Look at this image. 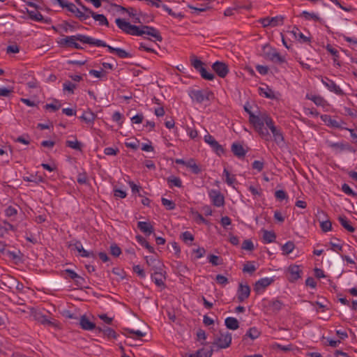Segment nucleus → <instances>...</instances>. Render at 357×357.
Returning <instances> with one entry per match:
<instances>
[{
	"instance_id": "f257e3e1",
	"label": "nucleus",
	"mask_w": 357,
	"mask_h": 357,
	"mask_svg": "<svg viewBox=\"0 0 357 357\" xmlns=\"http://www.w3.org/2000/svg\"><path fill=\"white\" fill-rule=\"evenodd\" d=\"M117 26L124 33L131 36H142L146 34L155 38V41L161 42L162 37L160 31L153 26L147 25L136 26L126 22L124 19L117 18L115 20Z\"/></svg>"
},
{
	"instance_id": "f03ea898",
	"label": "nucleus",
	"mask_w": 357,
	"mask_h": 357,
	"mask_svg": "<svg viewBox=\"0 0 357 357\" xmlns=\"http://www.w3.org/2000/svg\"><path fill=\"white\" fill-rule=\"evenodd\" d=\"M265 116L266 112L260 113L259 115H255L252 112H249V121L252 124L255 130L262 139L269 141L271 135L267 129L264 127Z\"/></svg>"
},
{
	"instance_id": "7ed1b4c3",
	"label": "nucleus",
	"mask_w": 357,
	"mask_h": 357,
	"mask_svg": "<svg viewBox=\"0 0 357 357\" xmlns=\"http://www.w3.org/2000/svg\"><path fill=\"white\" fill-rule=\"evenodd\" d=\"M76 41H79L83 43L91 45L94 43L92 42V38L86 35L77 34L75 36H66L62 38L59 42V45L62 47H73L77 50H82L83 47Z\"/></svg>"
},
{
	"instance_id": "20e7f679",
	"label": "nucleus",
	"mask_w": 357,
	"mask_h": 357,
	"mask_svg": "<svg viewBox=\"0 0 357 357\" xmlns=\"http://www.w3.org/2000/svg\"><path fill=\"white\" fill-rule=\"evenodd\" d=\"M263 56L264 59L270 60L275 63L282 64L286 62L284 56H281L275 49L267 44L263 46Z\"/></svg>"
},
{
	"instance_id": "39448f33",
	"label": "nucleus",
	"mask_w": 357,
	"mask_h": 357,
	"mask_svg": "<svg viewBox=\"0 0 357 357\" xmlns=\"http://www.w3.org/2000/svg\"><path fill=\"white\" fill-rule=\"evenodd\" d=\"M190 62L193 68L200 73L203 79L206 80H213L215 78L214 74L208 72L204 66L205 65L204 63L197 59L196 56H190Z\"/></svg>"
},
{
	"instance_id": "423d86ee",
	"label": "nucleus",
	"mask_w": 357,
	"mask_h": 357,
	"mask_svg": "<svg viewBox=\"0 0 357 357\" xmlns=\"http://www.w3.org/2000/svg\"><path fill=\"white\" fill-rule=\"evenodd\" d=\"M192 100L198 103H202L204 100H208L214 98V94L209 90H195L190 93Z\"/></svg>"
},
{
	"instance_id": "0eeeda50",
	"label": "nucleus",
	"mask_w": 357,
	"mask_h": 357,
	"mask_svg": "<svg viewBox=\"0 0 357 357\" xmlns=\"http://www.w3.org/2000/svg\"><path fill=\"white\" fill-rule=\"evenodd\" d=\"M231 334L229 332H220V335L214 339L213 345L217 346L219 349H226L229 347L231 343Z\"/></svg>"
},
{
	"instance_id": "6e6552de",
	"label": "nucleus",
	"mask_w": 357,
	"mask_h": 357,
	"mask_svg": "<svg viewBox=\"0 0 357 357\" xmlns=\"http://www.w3.org/2000/svg\"><path fill=\"white\" fill-rule=\"evenodd\" d=\"M62 8H66L68 11L75 14V17L81 21L89 17V15L82 12L73 3L66 1L64 4H62Z\"/></svg>"
},
{
	"instance_id": "1a4fd4ad",
	"label": "nucleus",
	"mask_w": 357,
	"mask_h": 357,
	"mask_svg": "<svg viewBox=\"0 0 357 357\" xmlns=\"http://www.w3.org/2000/svg\"><path fill=\"white\" fill-rule=\"evenodd\" d=\"M204 141L211 146L213 151L218 155H220L225 153V149L222 146L220 145L212 135L209 134L206 135L204 136Z\"/></svg>"
},
{
	"instance_id": "9d476101",
	"label": "nucleus",
	"mask_w": 357,
	"mask_h": 357,
	"mask_svg": "<svg viewBox=\"0 0 357 357\" xmlns=\"http://www.w3.org/2000/svg\"><path fill=\"white\" fill-rule=\"evenodd\" d=\"M208 195L215 206L220 207L225 204V197L220 191L211 190Z\"/></svg>"
},
{
	"instance_id": "9b49d317",
	"label": "nucleus",
	"mask_w": 357,
	"mask_h": 357,
	"mask_svg": "<svg viewBox=\"0 0 357 357\" xmlns=\"http://www.w3.org/2000/svg\"><path fill=\"white\" fill-rule=\"evenodd\" d=\"M284 307V303L279 299L268 301L267 304L264 305L267 311L273 314H278Z\"/></svg>"
},
{
	"instance_id": "f8f14e48",
	"label": "nucleus",
	"mask_w": 357,
	"mask_h": 357,
	"mask_svg": "<svg viewBox=\"0 0 357 357\" xmlns=\"http://www.w3.org/2000/svg\"><path fill=\"white\" fill-rule=\"evenodd\" d=\"M250 295V287L248 284L240 283L237 289V298L238 302L242 303Z\"/></svg>"
},
{
	"instance_id": "ddd939ff",
	"label": "nucleus",
	"mask_w": 357,
	"mask_h": 357,
	"mask_svg": "<svg viewBox=\"0 0 357 357\" xmlns=\"http://www.w3.org/2000/svg\"><path fill=\"white\" fill-rule=\"evenodd\" d=\"M213 70L220 77L224 78L229 73L228 66L221 61H215L212 66Z\"/></svg>"
},
{
	"instance_id": "4468645a",
	"label": "nucleus",
	"mask_w": 357,
	"mask_h": 357,
	"mask_svg": "<svg viewBox=\"0 0 357 357\" xmlns=\"http://www.w3.org/2000/svg\"><path fill=\"white\" fill-rule=\"evenodd\" d=\"M274 282L273 278H264L257 280L254 284V290L257 293L263 291L267 287Z\"/></svg>"
},
{
	"instance_id": "2eb2a0df",
	"label": "nucleus",
	"mask_w": 357,
	"mask_h": 357,
	"mask_svg": "<svg viewBox=\"0 0 357 357\" xmlns=\"http://www.w3.org/2000/svg\"><path fill=\"white\" fill-rule=\"evenodd\" d=\"M322 83L332 92H334L337 95L343 96L344 93L333 80L325 77L322 79Z\"/></svg>"
},
{
	"instance_id": "dca6fc26",
	"label": "nucleus",
	"mask_w": 357,
	"mask_h": 357,
	"mask_svg": "<svg viewBox=\"0 0 357 357\" xmlns=\"http://www.w3.org/2000/svg\"><path fill=\"white\" fill-rule=\"evenodd\" d=\"M289 277L288 280L290 282H294L301 278L302 271L298 265H290L288 268Z\"/></svg>"
},
{
	"instance_id": "f3484780",
	"label": "nucleus",
	"mask_w": 357,
	"mask_h": 357,
	"mask_svg": "<svg viewBox=\"0 0 357 357\" xmlns=\"http://www.w3.org/2000/svg\"><path fill=\"white\" fill-rule=\"evenodd\" d=\"M146 264L151 267V269L155 271H162V264L153 256H146L145 257Z\"/></svg>"
},
{
	"instance_id": "a211bd4d",
	"label": "nucleus",
	"mask_w": 357,
	"mask_h": 357,
	"mask_svg": "<svg viewBox=\"0 0 357 357\" xmlns=\"http://www.w3.org/2000/svg\"><path fill=\"white\" fill-rule=\"evenodd\" d=\"M321 118L322 121L328 126H330L331 128H342V124L343 123V122L342 121H337V120L332 119L331 116L327 115V114L322 115L321 116Z\"/></svg>"
},
{
	"instance_id": "6ab92c4d",
	"label": "nucleus",
	"mask_w": 357,
	"mask_h": 357,
	"mask_svg": "<svg viewBox=\"0 0 357 357\" xmlns=\"http://www.w3.org/2000/svg\"><path fill=\"white\" fill-rule=\"evenodd\" d=\"M231 150L234 155L238 158H244L247 153L241 144L236 142L231 144Z\"/></svg>"
},
{
	"instance_id": "aec40b11",
	"label": "nucleus",
	"mask_w": 357,
	"mask_h": 357,
	"mask_svg": "<svg viewBox=\"0 0 357 357\" xmlns=\"http://www.w3.org/2000/svg\"><path fill=\"white\" fill-rule=\"evenodd\" d=\"M162 278L165 279V275H162V271H155L151 274V279L155 282V284L158 287L165 289L166 286L164 283Z\"/></svg>"
},
{
	"instance_id": "412c9836",
	"label": "nucleus",
	"mask_w": 357,
	"mask_h": 357,
	"mask_svg": "<svg viewBox=\"0 0 357 357\" xmlns=\"http://www.w3.org/2000/svg\"><path fill=\"white\" fill-rule=\"evenodd\" d=\"M79 325L84 330L91 331L96 328V324L91 322L86 315L81 316L79 319Z\"/></svg>"
},
{
	"instance_id": "4be33fe9",
	"label": "nucleus",
	"mask_w": 357,
	"mask_h": 357,
	"mask_svg": "<svg viewBox=\"0 0 357 357\" xmlns=\"http://www.w3.org/2000/svg\"><path fill=\"white\" fill-rule=\"evenodd\" d=\"M138 229L146 235H150L154 231L153 227L149 222H138Z\"/></svg>"
},
{
	"instance_id": "5701e85b",
	"label": "nucleus",
	"mask_w": 357,
	"mask_h": 357,
	"mask_svg": "<svg viewBox=\"0 0 357 357\" xmlns=\"http://www.w3.org/2000/svg\"><path fill=\"white\" fill-rule=\"evenodd\" d=\"M271 131L273 135L274 141L277 144L280 145L281 143L284 142V136L280 129L278 128L276 126H272Z\"/></svg>"
},
{
	"instance_id": "b1692460",
	"label": "nucleus",
	"mask_w": 357,
	"mask_h": 357,
	"mask_svg": "<svg viewBox=\"0 0 357 357\" xmlns=\"http://www.w3.org/2000/svg\"><path fill=\"white\" fill-rule=\"evenodd\" d=\"M225 324L227 328L229 330H236L239 328L238 321L234 317H227L225 320Z\"/></svg>"
},
{
	"instance_id": "393cba45",
	"label": "nucleus",
	"mask_w": 357,
	"mask_h": 357,
	"mask_svg": "<svg viewBox=\"0 0 357 357\" xmlns=\"http://www.w3.org/2000/svg\"><path fill=\"white\" fill-rule=\"evenodd\" d=\"M92 42L96 43H91V45H96L97 47H107L108 51L110 53H115L116 54L117 48L113 47L107 45L105 42H104V41H102L101 40L95 39V38H92Z\"/></svg>"
},
{
	"instance_id": "a878e982",
	"label": "nucleus",
	"mask_w": 357,
	"mask_h": 357,
	"mask_svg": "<svg viewBox=\"0 0 357 357\" xmlns=\"http://www.w3.org/2000/svg\"><path fill=\"white\" fill-rule=\"evenodd\" d=\"M79 118L86 123H91L95 121L96 114L91 110H89L87 112H84Z\"/></svg>"
},
{
	"instance_id": "bb28decb",
	"label": "nucleus",
	"mask_w": 357,
	"mask_h": 357,
	"mask_svg": "<svg viewBox=\"0 0 357 357\" xmlns=\"http://www.w3.org/2000/svg\"><path fill=\"white\" fill-rule=\"evenodd\" d=\"M291 33L294 36L295 38L302 40L303 43H308L310 41V38L304 36L299 29L296 26H294Z\"/></svg>"
},
{
	"instance_id": "cd10ccee",
	"label": "nucleus",
	"mask_w": 357,
	"mask_h": 357,
	"mask_svg": "<svg viewBox=\"0 0 357 357\" xmlns=\"http://www.w3.org/2000/svg\"><path fill=\"white\" fill-rule=\"evenodd\" d=\"M338 220L341 225L348 231L352 233L355 231L356 229L350 224V222L345 216H340Z\"/></svg>"
},
{
	"instance_id": "c85d7f7f",
	"label": "nucleus",
	"mask_w": 357,
	"mask_h": 357,
	"mask_svg": "<svg viewBox=\"0 0 357 357\" xmlns=\"http://www.w3.org/2000/svg\"><path fill=\"white\" fill-rule=\"evenodd\" d=\"M136 240L142 246L146 248L149 252L154 253L153 247H152L142 236L137 235L136 236Z\"/></svg>"
},
{
	"instance_id": "c756f323",
	"label": "nucleus",
	"mask_w": 357,
	"mask_h": 357,
	"mask_svg": "<svg viewBox=\"0 0 357 357\" xmlns=\"http://www.w3.org/2000/svg\"><path fill=\"white\" fill-rule=\"evenodd\" d=\"M36 319L44 325L56 326V324L52 321L49 320L47 317L40 313H37L35 314Z\"/></svg>"
},
{
	"instance_id": "7c9ffc66",
	"label": "nucleus",
	"mask_w": 357,
	"mask_h": 357,
	"mask_svg": "<svg viewBox=\"0 0 357 357\" xmlns=\"http://www.w3.org/2000/svg\"><path fill=\"white\" fill-rule=\"evenodd\" d=\"M263 233V239L265 243H270L275 241L276 235L273 231L264 230Z\"/></svg>"
},
{
	"instance_id": "2f4dec72",
	"label": "nucleus",
	"mask_w": 357,
	"mask_h": 357,
	"mask_svg": "<svg viewBox=\"0 0 357 357\" xmlns=\"http://www.w3.org/2000/svg\"><path fill=\"white\" fill-rule=\"evenodd\" d=\"M26 12L29 15V17L31 20L36 22H41L44 20L42 14L38 11L29 10L26 8Z\"/></svg>"
},
{
	"instance_id": "473e14b6",
	"label": "nucleus",
	"mask_w": 357,
	"mask_h": 357,
	"mask_svg": "<svg viewBox=\"0 0 357 357\" xmlns=\"http://www.w3.org/2000/svg\"><path fill=\"white\" fill-rule=\"evenodd\" d=\"M96 21H98L100 25L109 26V22L106 17L102 14L92 13L91 16Z\"/></svg>"
},
{
	"instance_id": "72a5a7b5",
	"label": "nucleus",
	"mask_w": 357,
	"mask_h": 357,
	"mask_svg": "<svg viewBox=\"0 0 357 357\" xmlns=\"http://www.w3.org/2000/svg\"><path fill=\"white\" fill-rule=\"evenodd\" d=\"M295 245L293 241H288L282 246V254L287 255L290 254L294 249Z\"/></svg>"
},
{
	"instance_id": "f704fd0d",
	"label": "nucleus",
	"mask_w": 357,
	"mask_h": 357,
	"mask_svg": "<svg viewBox=\"0 0 357 357\" xmlns=\"http://www.w3.org/2000/svg\"><path fill=\"white\" fill-rule=\"evenodd\" d=\"M167 183L170 188L172 186L181 188L182 186V182L180 178L174 176L167 178Z\"/></svg>"
},
{
	"instance_id": "c9c22d12",
	"label": "nucleus",
	"mask_w": 357,
	"mask_h": 357,
	"mask_svg": "<svg viewBox=\"0 0 357 357\" xmlns=\"http://www.w3.org/2000/svg\"><path fill=\"white\" fill-rule=\"evenodd\" d=\"M98 330L100 332H102L103 334L109 338L112 337L115 339L117 337V334L115 331L109 327H105L104 329L98 328Z\"/></svg>"
},
{
	"instance_id": "e433bc0d",
	"label": "nucleus",
	"mask_w": 357,
	"mask_h": 357,
	"mask_svg": "<svg viewBox=\"0 0 357 357\" xmlns=\"http://www.w3.org/2000/svg\"><path fill=\"white\" fill-rule=\"evenodd\" d=\"M213 353V349L211 347L209 349L202 348L196 351L197 357H211Z\"/></svg>"
},
{
	"instance_id": "4c0bfd02",
	"label": "nucleus",
	"mask_w": 357,
	"mask_h": 357,
	"mask_svg": "<svg viewBox=\"0 0 357 357\" xmlns=\"http://www.w3.org/2000/svg\"><path fill=\"white\" fill-rule=\"evenodd\" d=\"M300 16L304 17L307 20H313L317 22H321V18L314 13L303 11Z\"/></svg>"
},
{
	"instance_id": "58836bf2",
	"label": "nucleus",
	"mask_w": 357,
	"mask_h": 357,
	"mask_svg": "<svg viewBox=\"0 0 357 357\" xmlns=\"http://www.w3.org/2000/svg\"><path fill=\"white\" fill-rule=\"evenodd\" d=\"M260 334L261 332L256 327H252L247 331L245 336L255 340L259 337Z\"/></svg>"
},
{
	"instance_id": "ea45409f",
	"label": "nucleus",
	"mask_w": 357,
	"mask_h": 357,
	"mask_svg": "<svg viewBox=\"0 0 357 357\" xmlns=\"http://www.w3.org/2000/svg\"><path fill=\"white\" fill-rule=\"evenodd\" d=\"M66 144L68 147H70L73 149L77 151H82V144L80 142L75 139V141L67 140L66 142Z\"/></svg>"
},
{
	"instance_id": "a19ab883",
	"label": "nucleus",
	"mask_w": 357,
	"mask_h": 357,
	"mask_svg": "<svg viewBox=\"0 0 357 357\" xmlns=\"http://www.w3.org/2000/svg\"><path fill=\"white\" fill-rule=\"evenodd\" d=\"M223 175L225 176V182L229 185H232L233 183L236 181L235 176H231L230 173L228 172L227 169H224Z\"/></svg>"
},
{
	"instance_id": "79ce46f5",
	"label": "nucleus",
	"mask_w": 357,
	"mask_h": 357,
	"mask_svg": "<svg viewBox=\"0 0 357 357\" xmlns=\"http://www.w3.org/2000/svg\"><path fill=\"white\" fill-rule=\"evenodd\" d=\"M89 74L91 75H93L97 78H103L105 77L107 75V72L104 70L102 68L100 69V70H90Z\"/></svg>"
},
{
	"instance_id": "37998d69",
	"label": "nucleus",
	"mask_w": 357,
	"mask_h": 357,
	"mask_svg": "<svg viewBox=\"0 0 357 357\" xmlns=\"http://www.w3.org/2000/svg\"><path fill=\"white\" fill-rule=\"evenodd\" d=\"M59 26L65 31V32H68V29L71 30V31H74L76 27L77 28H80L81 26H75L73 24H71L70 23H69L67 21H63V23L59 25Z\"/></svg>"
},
{
	"instance_id": "c03bdc74",
	"label": "nucleus",
	"mask_w": 357,
	"mask_h": 357,
	"mask_svg": "<svg viewBox=\"0 0 357 357\" xmlns=\"http://www.w3.org/2000/svg\"><path fill=\"white\" fill-rule=\"evenodd\" d=\"M256 269L257 268L255 267V266H254L252 262L248 261L245 264H244L243 268V272L252 274L256 271Z\"/></svg>"
},
{
	"instance_id": "a18cd8bd",
	"label": "nucleus",
	"mask_w": 357,
	"mask_h": 357,
	"mask_svg": "<svg viewBox=\"0 0 357 357\" xmlns=\"http://www.w3.org/2000/svg\"><path fill=\"white\" fill-rule=\"evenodd\" d=\"M241 248L243 250H248V251H252L255 250V246L252 243V241L250 239L245 240L243 243Z\"/></svg>"
},
{
	"instance_id": "49530a36",
	"label": "nucleus",
	"mask_w": 357,
	"mask_h": 357,
	"mask_svg": "<svg viewBox=\"0 0 357 357\" xmlns=\"http://www.w3.org/2000/svg\"><path fill=\"white\" fill-rule=\"evenodd\" d=\"M161 202L162 205L165 206L167 210H173L176 207L174 202L166 198H162Z\"/></svg>"
},
{
	"instance_id": "de8ad7c7",
	"label": "nucleus",
	"mask_w": 357,
	"mask_h": 357,
	"mask_svg": "<svg viewBox=\"0 0 357 357\" xmlns=\"http://www.w3.org/2000/svg\"><path fill=\"white\" fill-rule=\"evenodd\" d=\"M116 54L121 59L132 57V55L130 53L121 48H117Z\"/></svg>"
},
{
	"instance_id": "09e8293b",
	"label": "nucleus",
	"mask_w": 357,
	"mask_h": 357,
	"mask_svg": "<svg viewBox=\"0 0 357 357\" xmlns=\"http://www.w3.org/2000/svg\"><path fill=\"white\" fill-rule=\"evenodd\" d=\"M259 90L261 91L260 94H263L266 98L273 99L275 98V95L273 91L269 89L268 86L266 89H264L263 88H259Z\"/></svg>"
},
{
	"instance_id": "8fccbe9b",
	"label": "nucleus",
	"mask_w": 357,
	"mask_h": 357,
	"mask_svg": "<svg viewBox=\"0 0 357 357\" xmlns=\"http://www.w3.org/2000/svg\"><path fill=\"white\" fill-rule=\"evenodd\" d=\"M63 86L64 91H68L70 93H73L74 89L77 87V85L70 82V81H66L63 83Z\"/></svg>"
},
{
	"instance_id": "3c124183",
	"label": "nucleus",
	"mask_w": 357,
	"mask_h": 357,
	"mask_svg": "<svg viewBox=\"0 0 357 357\" xmlns=\"http://www.w3.org/2000/svg\"><path fill=\"white\" fill-rule=\"evenodd\" d=\"M342 190L347 195L356 197L357 194L349 187V185L347 183H344L342 185Z\"/></svg>"
},
{
	"instance_id": "603ef678",
	"label": "nucleus",
	"mask_w": 357,
	"mask_h": 357,
	"mask_svg": "<svg viewBox=\"0 0 357 357\" xmlns=\"http://www.w3.org/2000/svg\"><path fill=\"white\" fill-rule=\"evenodd\" d=\"M283 17L282 16H276L273 17H270L271 26H275L279 24H282L283 23Z\"/></svg>"
},
{
	"instance_id": "864d4df0",
	"label": "nucleus",
	"mask_w": 357,
	"mask_h": 357,
	"mask_svg": "<svg viewBox=\"0 0 357 357\" xmlns=\"http://www.w3.org/2000/svg\"><path fill=\"white\" fill-rule=\"evenodd\" d=\"M110 253L114 257H117L121 254V250L116 244H112L110 246Z\"/></svg>"
},
{
	"instance_id": "5fc2aeb1",
	"label": "nucleus",
	"mask_w": 357,
	"mask_h": 357,
	"mask_svg": "<svg viewBox=\"0 0 357 357\" xmlns=\"http://www.w3.org/2000/svg\"><path fill=\"white\" fill-rule=\"evenodd\" d=\"M320 227L324 232H327L332 229V223L330 220L323 221L321 222Z\"/></svg>"
},
{
	"instance_id": "6e6d98bb",
	"label": "nucleus",
	"mask_w": 357,
	"mask_h": 357,
	"mask_svg": "<svg viewBox=\"0 0 357 357\" xmlns=\"http://www.w3.org/2000/svg\"><path fill=\"white\" fill-rule=\"evenodd\" d=\"M181 238L185 242L188 243V241L192 242L194 240L193 235L189 231L183 232L181 235Z\"/></svg>"
},
{
	"instance_id": "4d7b16f0",
	"label": "nucleus",
	"mask_w": 357,
	"mask_h": 357,
	"mask_svg": "<svg viewBox=\"0 0 357 357\" xmlns=\"http://www.w3.org/2000/svg\"><path fill=\"white\" fill-rule=\"evenodd\" d=\"M74 282H75V284L78 288L82 289V288L85 287L86 281H85V279L84 278H82V276L77 275V278H76L75 279Z\"/></svg>"
},
{
	"instance_id": "13d9d810",
	"label": "nucleus",
	"mask_w": 357,
	"mask_h": 357,
	"mask_svg": "<svg viewBox=\"0 0 357 357\" xmlns=\"http://www.w3.org/2000/svg\"><path fill=\"white\" fill-rule=\"evenodd\" d=\"M208 261L210 263H211L213 266H218L220 264H222V261H220V259L218 256L214 255H210L208 257ZM221 261H222L221 259Z\"/></svg>"
},
{
	"instance_id": "bf43d9fd",
	"label": "nucleus",
	"mask_w": 357,
	"mask_h": 357,
	"mask_svg": "<svg viewBox=\"0 0 357 357\" xmlns=\"http://www.w3.org/2000/svg\"><path fill=\"white\" fill-rule=\"evenodd\" d=\"M215 281L218 284L223 286L226 285L229 282L228 279L225 276L220 274L216 275Z\"/></svg>"
},
{
	"instance_id": "052dcab7",
	"label": "nucleus",
	"mask_w": 357,
	"mask_h": 357,
	"mask_svg": "<svg viewBox=\"0 0 357 357\" xmlns=\"http://www.w3.org/2000/svg\"><path fill=\"white\" fill-rule=\"evenodd\" d=\"M67 275V277L75 280L76 278H77V275L74 271L71 269H66L62 271V275L64 276Z\"/></svg>"
},
{
	"instance_id": "680f3d73",
	"label": "nucleus",
	"mask_w": 357,
	"mask_h": 357,
	"mask_svg": "<svg viewBox=\"0 0 357 357\" xmlns=\"http://www.w3.org/2000/svg\"><path fill=\"white\" fill-rule=\"evenodd\" d=\"M133 271L136 273L139 277L141 278H144L146 277L145 272L143 268H141L139 265H135L133 266Z\"/></svg>"
},
{
	"instance_id": "e2e57ef3",
	"label": "nucleus",
	"mask_w": 357,
	"mask_h": 357,
	"mask_svg": "<svg viewBox=\"0 0 357 357\" xmlns=\"http://www.w3.org/2000/svg\"><path fill=\"white\" fill-rule=\"evenodd\" d=\"M123 330L127 332L128 333L130 334V335H136L137 337H142L145 335V333L142 332L141 331H139V330H137V331H135V330H132V329H129V328H123Z\"/></svg>"
},
{
	"instance_id": "0e129e2a",
	"label": "nucleus",
	"mask_w": 357,
	"mask_h": 357,
	"mask_svg": "<svg viewBox=\"0 0 357 357\" xmlns=\"http://www.w3.org/2000/svg\"><path fill=\"white\" fill-rule=\"evenodd\" d=\"M119 151V149L112 147H107L104 150V153L107 155H116Z\"/></svg>"
},
{
	"instance_id": "69168bd1",
	"label": "nucleus",
	"mask_w": 357,
	"mask_h": 357,
	"mask_svg": "<svg viewBox=\"0 0 357 357\" xmlns=\"http://www.w3.org/2000/svg\"><path fill=\"white\" fill-rule=\"evenodd\" d=\"M254 169L261 172L264 168V162L260 160H255L252 165Z\"/></svg>"
},
{
	"instance_id": "338daca9",
	"label": "nucleus",
	"mask_w": 357,
	"mask_h": 357,
	"mask_svg": "<svg viewBox=\"0 0 357 357\" xmlns=\"http://www.w3.org/2000/svg\"><path fill=\"white\" fill-rule=\"evenodd\" d=\"M256 70L261 75H265L268 73V67L266 66L257 65L256 66Z\"/></svg>"
},
{
	"instance_id": "774afa93",
	"label": "nucleus",
	"mask_w": 357,
	"mask_h": 357,
	"mask_svg": "<svg viewBox=\"0 0 357 357\" xmlns=\"http://www.w3.org/2000/svg\"><path fill=\"white\" fill-rule=\"evenodd\" d=\"M275 197L279 200L287 199V196L286 192L282 190H278L275 192Z\"/></svg>"
}]
</instances>
